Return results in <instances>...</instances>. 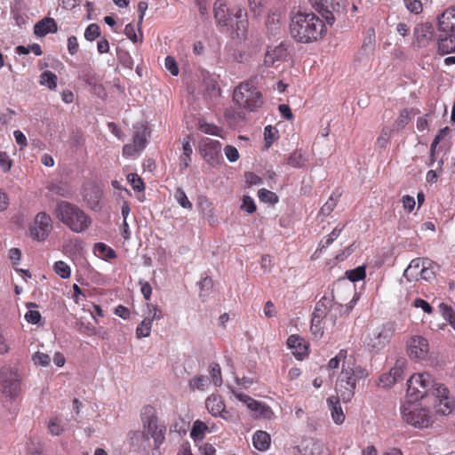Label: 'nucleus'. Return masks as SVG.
I'll use <instances>...</instances> for the list:
<instances>
[{
    "label": "nucleus",
    "instance_id": "1",
    "mask_svg": "<svg viewBox=\"0 0 455 455\" xmlns=\"http://www.w3.org/2000/svg\"><path fill=\"white\" fill-rule=\"evenodd\" d=\"M429 395L436 399L435 403L436 412L443 415L451 413L455 403L444 384L437 382L427 371L411 375L407 380V396L409 399L419 401Z\"/></svg>",
    "mask_w": 455,
    "mask_h": 455
},
{
    "label": "nucleus",
    "instance_id": "2",
    "mask_svg": "<svg viewBox=\"0 0 455 455\" xmlns=\"http://www.w3.org/2000/svg\"><path fill=\"white\" fill-rule=\"evenodd\" d=\"M341 364V371L337 379L336 392L340 395L343 403L351 401L355 395L356 382L368 377V371L355 365L353 356L347 355V350L341 349L331 358L327 365L329 371L337 370Z\"/></svg>",
    "mask_w": 455,
    "mask_h": 455
},
{
    "label": "nucleus",
    "instance_id": "3",
    "mask_svg": "<svg viewBox=\"0 0 455 455\" xmlns=\"http://www.w3.org/2000/svg\"><path fill=\"white\" fill-rule=\"evenodd\" d=\"M290 30L296 41L308 44L321 38L326 31V27L313 12H297L291 19Z\"/></svg>",
    "mask_w": 455,
    "mask_h": 455
},
{
    "label": "nucleus",
    "instance_id": "4",
    "mask_svg": "<svg viewBox=\"0 0 455 455\" xmlns=\"http://www.w3.org/2000/svg\"><path fill=\"white\" fill-rule=\"evenodd\" d=\"M56 218L72 232L80 234L92 225L91 217L79 206L67 201H60L54 211Z\"/></svg>",
    "mask_w": 455,
    "mask_h": 455
},
{
    "label": "nucleus",
    "instance_id": "5",
    "mask_svg": "<svg viewBox=\"0 0 455 455\" xmlns=\"http://www.w3.org/2000/svg\"><path fill=\"white\" fill-rule=\"evenodd\" d=\"M437 30L438 52L443 55L455 52V7L439 16Z\"/></svg>",
    "mask_w": 455,
    "mask_h": 455
},
{
    "label": "nucleus",
    "instance_id": "6",
    "mask_svg": "<svg viewBox=\"0 0 455 455\" xmlns=\"http://www.w3.org/2000/svg\"><path fill=\"white\" fill-rule=\"evenodd\" d=\"M258 76L241 83L234 91L233 99L242 108L255 111L263 104L261 92L256 88Z\"/></svg>",
    "mask_w": 455,
    "mask_h": 455
},
{
    "label": "nucleus",
    "instance_id": "7",
    "mask_svg": "<svg viewBox=\"0 0 455 455\" xmlns=\"http://www.w3.org/2000/svg\"><path fill=\"white\" fill-rule=\"evenodd\" d=\"M141 421L143 427V440L148 441L152 438L155 448H159L165 439L166 428L164 425L158 422V419L153 407H144L141 413Z\"/></svg>",
    "mask_w": 455,
    "mask_h": 455
},
{
    "label": "nucleus",
    "instance_id": "8",
    "mask_svg": "<svg viewBox=\"0 0 455 455\" xmlns=\"http://www.w3.org/2000/svg\"><path fill=\"white\" fill-rule=\"evenodd\" d=\"M21 392V376L10 365L0 368V394L5 402H13Z\"/></svg>",
    "mask_w": 455,
    "mask_h": 455
},
{
    "label": "nucleus",
    "instance_id": "9",
    "mask_svg": "<svg viewBox=\"0 0 455 455\" xmlns=\"http://www.w3.org/2000/svg\"><path fill=\"white\" fill-rule=\"evenodd\" d=\"M395 333V326L387 322L375 327L364 339L363 345L371 353H379L390 342Z\"/></svg>",
    "mask_w": 455,
    "mask_h": 455
},
{
    "label": "nucleus",
    "instance_id": "10",
    "mask_svg": "<svg viewBox=\"0 0 455 455\" xmlns=\"http://www.w3.org/2000/svg\"><path fill=\"white\" fill-rule=\"evenodd\" d=\"M410 399L402 405V416L407 423L415 427H427L432 423L430 411Z\"/></svg>",
    "mask_w": 455,
    "mask_h": 455
},
{
    "label": "nucleus",
    "instance_id": "11",
    "mask_svg": "<svg viewBox=\"0 0 455 455\" xmlns=\"http://www.w3.org/2000/svg\"><path fill=\"white\" fill-rule=\"evenodd\" d=\"M233 395L240 402L244 403L247 408L254 413L255 418L269 419L274 413L271 408L264 403L259 402L252 397L242 393L238 389L228 387Z\"/></svg>",
    "mask_w": 455,
    "mask_h": 455
},
{
    "label": "nucleus",
    "instance_id": "12",
    "mask_svg": "<svg viewBox=\"0 0 455 455\" xmlns=\"http://www.w3.org/2000/svg\"><path fill=\"white\" fill-rule=\"evenodd\" d=\"M52 230V220L49 214L41 212L36 214L30 226V235L33 239L44 241Z\"/></svg>",
    "mask_w": 455,
    "mask_h": 455
},
{
    "label": "nucleus",
    "instance_id": "13",
    "mask_svg": "<svg viewBox=\"0 0 455 455\" xmlns=\"http://www.w3.org/2000/svg\"><path fill=\"white\" fill-rule=\"evenodd\" d=\"M429 352V344L422 336H412L407 341V353L411 359L421 361L427 359Z\"/></svg>",
    "mask_w": 455,
    "mask_h": 455
},
{
    "label": "nucleus",
    "instance_id": "14",
    "mask_svg": "<svg viewBox=\"0 0 455 455\" xmlns=\"http://www.w3.org/2000/svg\"><path fill=\"white\" fill-rule=\"evenodd\" d=\"M201 153L210 165L215 166L221 159V144L219 140L205 138L201 142Z\"/></svg>",
    "mask_w": 455,
    "mask_h": 455
},
{
    "label": "nucleus",
    "instance_id": "15",
    "mask_svg": "<svg viewBox=\"0 0 455 455\" xmlns=\"http://www.w3.org/2000/svg\"><path fill=\"white\" fill-rule=\"evenodd\" d=\"M313 7L318 12L328 25L335 20V12L339 11L341 0H311Z\"/></svg>",
    "mask_w": 455,
    "mask_h": 455
},
{
    "label": "nucleus",
    "instance_id": "16",
    "mask_svg": "<svg viewBox=\"0 0 455 455\" xmlns=\"http://www.w3.org/2000/svg\"><path fill=\"white\" fill-rule=\"evenodd\" d=\"M413 36L415 39L414 44L418 47L427 46L434 38V28L432 24L428 22L417 24L413 29Z\"/></svg>",
    "mask_w": 455,
    "mask_h": 455
},
{
    "label": "nucleus",
    "instance_id": "17",
    "mask_svg": "<svg viewBox=\"0 0 455 455\" xmlns=\"http://www.w3.org/2000/svg\"><path fill=\"white\" fill-rule=\"evenodd\" d=\"M339 304L340 303H338L334 300V296L332 293L325 294L319 299V301L316 302L312 314L316 315L318 318L324 319L331 309H332L334 306H338Z\"/></svg>",
    "mask_w": 455,
    "mask_h": 455
},
{
    "label": "nucleus",
    "instance_id": "18",
    "mask_svg": "<svg viewBox=\"0 0 455 455\" xmlns=\"http://www.w3.org/2000/svg\"><path fill=\"white\" fill-rule=\"evenodd\" d=\"M340 395H331L327 399L328 409L331 412L333 422L337 425H341L345 420V414L340 405Z\"/></svg>",
    "mask_w": 455,
    "mask_h": 455
},
{
    "label": "nucleus",
    "instance_id": "19",
    "mask_svg": "<svg viewBox=\"0 0 455 455\" xmlns=\"http://www.w3.org/2000/svg\"><path fill=\"white\" fill-rule=\"evenodd\" d=\"M233 20L231 23L233 27H228L235 33L237 37H243L245 36L248 20L246 13L242 9H237L235 13L232 14Z\"/></svg>",
    "mask_w": 455,
    "mask_h": 455
},
{
    "label": "nucleus",
    "instance_id": "20",
    "mask_svg": "<svg viewBox=\"0 0 455 455\" xmlns=\"http://www.w3.org/2000/svg\"><path fill=\"white\" fill-rule=\"evenodd\" d=\"M214 17L219 25L224 27H233L231 21L233 20L232 14L228 12L226 8V4L221 0H217L213 7Z\"/></svg>",
    "mask_w": 455,
    "mask_h": 455
},
{
    "label": "nucleus",
    "instance_id": "21",
    "mask_svg": "<svg viewBox=\"0 0 455 455\" xmlns=\"http://www.w3.org/2000/svg\"><path fill=\"white\" fill-rule=\"evenodd\" d=\"M287 345L298 359H302L307 355L308 345L299 335H291L287 339Z\"/></svg>",
    "mask_w": 455,
    "mask_h": 455
},
{
    "label": "nucleus",
    "instance_id": "22",
    "mask_svg": "<svg viewBox=\"0 0 455 455\" xmlns=\"http://www.w3.org/2000/svg\"><path fill=\"white\" fill-rule=\"evenodd\" d=\"M286 51L285 45L282 43L276 46H269L264 57V64L271 67L276 61L282 60L286 56Z\"/></svg>",
    "mask_w": 455,
    "mask_h": 455
},
{
    "label": "nucleus",
    "instance_id": "23",
    "mask_svg": "<svg viewBox=\"0 0 455 455\" xmlns=\"http://www.w3.org/2000/svg\"><path fill=\"white\" fill-rule=\"evenodd\" d=\"M425 259L417 258L412 259L403 272V277L408 282L420 280L421 267H423Z\"/></svg>",
    "mask_w": 455,
    "mask_h": 455
},
{
    "label": "nucleus",
    "instance_id": "24",
    "mask_svg": "<svg viewBox=\"0 0 455 455\" xmlns=\"http://www.w3.org/2000/svg\"><path fill=\"white\" fill-rule=\"evenodd\" d=\"M205 406L213 417H218L226 408L222 397L218 395H211L208 396L205 400Z\"/></svg>",
    "mask_w": 455,
    "mask_h": 455
},
{
    "label": "nucleus",
    "instance_id": "25",
    "mask_svg": "<svg viewBox=\"0 0 455 455\" xmlns=\"http://www.w3.org/2000/svg\"><path fill=\"white\" fill-rule=\"evenodd\" d=\"M57 31V25L52 18H44L36 23L34 26V33L37 36H44L49 33Z\"/></svg>",
    "mask_w": 455,
    "mask_h": 455
},
{
    "label": "nucleus",
    "instance_id": "26",
    "mask_svg": "<svg viewBox=\"0 0 455 455\" xmlns=\"http://www.w3.org/2000/svg\"><path fill=\"white\" fill-rule=\"evenodd\" d=\"M270 435L266 431L258 430L252 436L253 446L260 451H267L270 446Z\"/></svg>",
    "mask_w": 455,
    "mask_h": 455
},
{
    "label": "nucleus",
    "instance_id": "27",
    "mask_svg": "<svg viewBox=\"0 0 455 455\" xmlns=\"http://www.w3.org/2000/svg\"><path fill=\"white\" fill-rule=\"evenodd\" d=\"M148 135V128L143 124H137L134 125L133 143L139 148L144 149L147 145V136Z\"/></svg>",
    "mask_w": 455,
    "mask_h": 455
},
{
    "label": "nucleus",
    "instance_id": "28",
    "mask_svg": "<svg viewBox=\"0 0 455 455\" xmlns=\"http://www.w3.org/2000/svg\"><path fill=\"white\" fill-rule=\"evenodd\" d=\"M212 432V430H209V426L205 422L196 419L193 423L190 436L195 441H201L204 438L206 433Z\"/></svg>",
    "mask_w": 455,
    "mask_h": 455
},
{
    "label": "nucleus",
    "instance_id": "29",
    "mask_svg": "<svg viewBox=\"0 0 455 455\" xmlns=\"http://www.w3.org/2000/svg\"><path fill=\"white\" fill-rule=\"evenodd\" d=\"M443 138V131H441L433 140L430 146V156H429V164L428 165L432 166L437 161L438 168L442 170L443 161L442 159L437 160V156L439 154V150L437 148L438 144L440 143Z\"/></svg>",
    "mask_w": 455,
    "mask_h": 455
},
{
    "label": "nucleus",
    "instance_id": "30",
    "mask_svg": "<svg viewBox=\"0 0 455 455\" xmlns=\"http://www.w3.org/2000/svg\"><path fill=\"white\" fill-rule=\"evenodd\" d=\"M210 386V379L207 376L198 375L189 380V387L192 390L198 389L205 391Z\"/></svg>",
    "mask_w": 455,
    "mask_h": 455
},
{
    "label": "nucleus",
    "instance_id": "31",
    "mask_svg": "<svg viewBox=\"0 0 455 455\" xmlns=\"http://www.w3.org/2000/svg\"><path fill=\"white\" fill-rule=\"evenodd\" d=\"M10 331L7 328L0 326V355L8 354L11 351L9 342Z\"/></svg>",
    "mask_w": 455,
    "mask_h": 455
},
{
    "label": "nucleus",
    "instance_id": "32",
    "mask_svg": "<svg viewBox=\"0 0 455 455\" xmlns=\"http://www.w3.org/2000/svg\"><path fill=\"white\" fill-rule=\"evenodd\" d=\"M281 24V13L280 12H272L269 13L266 21V25L267 29L271 34H276L277 30L280 28Z\"/></svg>",
    "mask_w": 455,
    "mask_h": 455
},
{
    "label": "nucleus",
    "instance_id": "33",
    "mask_svg": "<svg viewBox=\"0 0 455 455\" xmlns=\"http://www.w3.org/2000/svg\"><path fill=\"white\" fill-rule=\"evenodd\" d=\"M340 194L332 193L327 202L322 206L320 213L323 216H329L337 205Z\"/></svg>",
    "mask_w": 455,
    "mask_h": 455
},
{
    "label": "nucleus",
    "instance_id": "34",
    "mask_svg": "<svg viewBox=\"0 0 455 455\" xmlns=\"http://www.w3.org/2000/svg\"><path fill=\"white\" fill-rule=\"evenodd\" d=\"M323 320L312 314L310 331L315 338H322L324 333Z\"/></svg>",
    "mask_w": 455,
    "mask_h": 455
},
{
    "label": "nucleus",
    "instance_id": "35",
    "mask_svg": "<svg viewBox=\"0 0 455 455\" xmlns=\"http://www.w3.org/2000/svg\"><path fill=\"white\" fill-rule=\"evenodd\" d=\"M153 322L150 318L145 317L142 322L136 328V336L138 339L147 338L151 333Z\"/></svg>",
    "mask_w": 455,
    "mask_h": 455
},
{
    "label": "nucleus",
    "instance_id": "36",
    "mask_svg": "<svg viewBox=\"0 0 455 455\" xmlns=\"http://www.w3.org/2000/svg\"><path fill=\"white\" fill-rule=\"evenodd\" d=\"M192 147L190 145L189 138L183 142V153L180 156V168L186 169L191 161Z\"/></svg>",
    "mask_w": 455,
    "mask_h": 455
},
{
    "label": "nucleus",
    "instance_id": "37",
    "mask_svg": "<svg viewBox=\"0 0 455 455\" xmlns=\"http://www.w3.org/2000/svg\"><path fill=\"white\" fill-rule=\"evenodd\" d=\"M57 76L52 71H44L40 76V84L53 90L57 87Z\"/></svg>",
    "mask_w": 455,
    "mask_h": 455
},
{
    "label": "nucleus",
    "instance_id": "38",
    "mask_svg": "<svg viewBox=\"0 0 455 455\" xmlns=\"http://www.w3.org/2000/svg\"><path fill=\"white\" fill-rule=\"evenodd\" d=\"M27 307L28 311L25 314V319L28 323L36 324L40 322L41 315L39 311L36 310L37 306L35 303H28Z\"/></svg>",
    "mask_w": 455,
    "mask_h": 455
},
{
    "label": "nucleus",
    "instance_id": "39",
    "mask_svg": "<svg viewBox=\"0 0 455 455\" xmlns=\"http://www.w3.org/2000/svg\"><path fill=\"white\" fill-rule=\"evenodd\" d=\"M405 368L406 360L401 358L396 360L395 366L389 371L396 382L403 379Z\"/></svg>",
    "mask_w": 455,
    "mask_h": 455
},
{
    "label": "nucleus",
    "instance_id": "40",
    "mask_svg": "<svg viewBox=\"0 0 455 455\" xmlns=\"http://www.w3.org/2000/svg\"><path fill=\"white\" fill-rule=\"evenodd\" d=\"M345 275L353 283L363 280L366 276L365 267L359 266L354 269L347 270Z\"/></svg>",
    "mask_w": 455,
    "mask_h": 455
},
{
    "label": "nucleus",
    "instance_id": "41",
    "mask_svg": "<svg viewBox=\"0 0 455 455\" xmlns=\"http://www.w3.org/2000/svg\"><path fill=\"white\" fill-rule=\"evenodd\" d=\"M342 311L343 306L341 304L334 306V307H332L329 314L324 317V324H330L331 327H334L336 325L337 319L341 315Z\"/></svg>",
    "mask_w": 455,
    "mask_h": 455
},
{
    "label": "nucleus",
    "instance_id": "42",
    "mask_svg": "<svg viewBox=\"0 0 455 455\" xmlns=\"http://www.w3.org/2000/svg\"><path fill=\"white\" fill-rule=\"evenodd\" d=\"M209 371L212 378V381L215 387H220L222 385L221 369L219 363H212L209 365Z\"/></svg>",
    "mask_w": 455,
    "mask_h": 455
},
{
    "label": "nucleus",
    "instance_id": "43",
    "mask_svg": "<svg viewBox=\"0 0 455 455\" xmlns=\"http://www.w3.org/2000/svg\"><path fill=\"white\" fill-rule=\"evenodd\" d=\"M198 130L205 134L220 136L221 129L215 124H209L204 120H199Z\"/></svg>",
    "mask_w": 455,
    "mask_h": 455
},
{
    "label": "nucleus",
    "instance_id": "44",
    "mask_svg": "<svg viewBox=\"0 0 455 455\" xmlns=\"http://www.w3.org/2000/svg\"><path fill=\"white\" fill-rule=\"evenodd\" d=\"M433 264L430 259H425L423 267L420 268V280L429 281L435 277Z\"/></svg>",
    "mask_w": 455,
    "mask_h": 455
},
{
    "label": "nucleus",
    "instance_id": "45",
    "mask_svg": "<svg viewBox=\"0 0 455 455\" xmlns=\"http://www.w3.org/2000/svg\"><path fill=\"white\" fill-rule=\"evenodd\" d=\"M139 35L136 33V29L134 25L127 24L124 28L125 36L133 43H138L142 41V32L140 27L138 26Z\"/></svg>",
    "mask_w": 455,
    "mask_h": 455
},
{
    "label": "nucleus",
    "instance_id": "46",
    "mask_svg": "<svg viewBox=\"0 0 455 455\" xmlns=\"http://www.w3.org/2000/svg\"><path fill=\"white\" fill-rule=\"evenodd\" d=\"M392 135V130L389 127L382 128L379 136L377 139L376 145L379 148H386L387 143L390 140Z\"/></svg>",
    "mask_w": 455,
    "mask_h": 455
},
{
    "label": "nucleus",
    "instance_id": "47",
    "mask_svg": "<svg viewBox=\"0 0 455 455\" xmlns=\"http://www.w3.org/2000/svg\"><path fill=\"white\" fill-rule=\"evenodd\" d=\"M174 198L176 202L184 209H192V204L188 200L185 191L178 188L174 193Z\"/></svg>",
    "mask_w": 455,
    "mask_h": 455
},
{
    "label": "nucleus",
    "instance_id": "48",
    "mask_svg": "<svg viewBox=\"0 0 455 455\" xmlns=\"http://www.w3.org/2000/svg\"><path fill=\"white\" fill-rule=\"evenodd\" d=\"M53 268L55 273L63 279H67L70 276V267L67 263H65L62 260L56 261Z\"/></svg>",
    "mask_w": 455,
    "mask_h": 455
},
{
    "label": "nucleus",
    "instance_id": "49",
    "mask_svg": "<svg viewBox=\"0 0 455 455\" xmlns=\"http://www.w3.org/2000/svg\"><path fill=\"white\" fill-rule=\"evenodd\" d=\"M440 311L443 317L449 322L451 327L455 330V312L453 309L444 303H441L439 306Z\"/></svg>",
    "mask_w": 455,
    "mask_h": 455
},
{
    "label": "nucleus",
    "instance_id": "50",
    "mask_svg": "<svg viewBox=\"0 0 455 455\" xmlns=\"http://www.w3.org/2000/svg\"><path fill=\"white\" fill-rule=\"evenodd\" d=\"M258 196L261 202L276 204L278 202V196L272 191L265 188H261L258 191Z\"/></svg>",
    "mask_w": 455,
    "mask_h": 455
},
{
    "label": "nucleus",
    "instance_id": "51",
    "mask_svg": "<svg viewBox=\"0 0 455 455\" xmlns=\"http://www.w3.org/2000/svg\"><path fill=\"white\" fill-rule=\"evenodd\" d=\"M100 35V28L98 24H90L84 31V38L87 41H93Z\"/></svg>",
    "mask_w": 455,
    "mask_h": 455
},
{
    "label": "nucleus",
    "instance_id": "52",
    "mask_svg": "<svg viewBox=\"0 0 455 455\" xmlns=\"http://www.w3.org/2000/svg\"><path fill=\"white\" fill-rule=\"evenodd\" d=\"M148 313L145 317L150 318V321L160 320L163 318V314L161 308H159L156 305L147 303Z\"/></svg>",
    "mask_w": 455,
    "mask_h": 455
},
{
    "label": "nucleus",
    "instance_id": "53",
    "mask_svg": "<svg viewBox=\"0 0 455 455\" xmlns=\"http://www.w3.org/2000/svg\"><path fill=\"white\" fill-rule=\"evenodd\" d=\"M128 181L131 183L135 191L140 192L144 190L145 186L141 178L137 173H130L127 176Z\"/></svg>",
    "mask_w": 455,
    "mask_h": 455
},
{
    "label": "nucleus",
    "instance_id": "54",
    "mask_svg": "<svg viewBox=\"0 0 455 455\" xmlns=\"http://www.w3.org/2000/svg\"><path fill=\"white\" fill-rule=\"evenodd\" d=\"M287 164L294 168L301 167L304 164V159H303L302 154L298 151L292 153L289 156V158L287 160Z\"/></svg>",
    "mask_w": 455,
    "mask_h": 455
},
{
    "label": "nucleus",
    "instance_id": "55",
    "mask_svg": "<svg viewBox=\"0 0 455 455\" xmlns=\"http://www.w3.org/2000/svg\"><path fill=\"white\" fill-rule=\"evenodd\" d=\"M33 362L36 365L38 366H47L49 365L51 362V358L47 354L42 353V352H36L33 355Z\"/></svg>",
    "mask_w": 455,
    "mask_h": 455
},
{
    "label": "nucleus",
    "instance_id": "56",
    "mask_svg": "<svg viewBox=\"0 0 455 455\" xmlns=\"http://www.w3.org/2000/svg\"><path fill=\"white\" fill-rule=\"evenodd\" d=\"M241 209L249 214L254 212L256 211L254 200L249 196H243Z\"/></svg>",
    "mask_w": 455,
    "mask_h": 455
},
{
    "label": "nucleus",
    "instance_id": "57",
    "mask_svg": "<svg viewBox=\"0 0 455 455\" xmlns=\"http://www.w3.org/2000/svg\"><path fill=\"white\" fill-rule=\"evenodd\" d=\"M404 4L407 10L412 13L419 14L423 10L422 4L419 0H404Z\"/></svg>",
    "mask_w": 455,
    "mask_h": 455
},
{
    "label": "nucleus",
    "instance_id": "58",
    "mask_svg": "<svg viewBox=\"0 0 455 455\" xmlns=\"http://www.w3.org/2000/svg\"><path fill=\"white\" fill-rule=\"evenodd\" d=\"M249 6L255 15H259L267 4V0H248Z\"/></svg>",
    "mask_w": 455,
    "mask_h": 455
},
{
    "label": "nucleus",
    "instance_id": "59",
    "mask_svg": "<svg viewBox=\"0 0 455 455\" xmlns=\"http://www.w3.org/2000/svg\"><path fill=\"white\" fill-rule=\"evenodd\" d=\"M375 43V30L372 28H370L363 41V49L366 50L373 46Z\"/></svg>",
    "mask_w": 455,
    "mask_h": 455
},
{
    "label": "nucleus",
    "instance_id": "60",
    "mask_svg": "<svg viewBox=\"0 0 455 455\" xmlns=\"http://www.w3.org/2000/svg\"><path fill=\"white\" fill-rule=\"evenodd\" d=\"M165 68L172 75V76H178L179 74V68L177 65V62L175 59L172 56H167L165 58L164 61Z\"/></svg>",
    "mask_w": 455,
    "mask_h": 455
},
{
    "label": "nucleus",
    "instance_id": "61",
    "mask_svg": "<svg viewBox=\"0 0 455 455\" xmlns=\"http://www.w3.org/2000/svg\"><path fill=\"white\" fill-rule=\"evenodd\" d=\"M142 150V148H139V147L134 143L126 144L123 148V156L124 157H132Z\"/></svg>",
    "mask_w": 455,
    "mask_h": 455
},
{
    "label": "nucleus",
    "instance_id": "62",
    "mask_svg": "<svg viewBox=\"0 0 455 455\" xmlns=\"http://www.w3.org/2000/svg\"><path fill=\"white\" fill-rule=\"evenodd\" d=\"M276 133V130L273 128L271 125H267L264 129V136L266 147L269 148L275 140V136Z\"/></svg>",
    "mask_w": 455,
    "mask_h": 455
},
{
    "label": "nucleus",
    "instance_id": "63",
    "mask_svg": "<svg viewBox=\"0 0 455 455\" xmlns=\"http://www.w3.org/2000/svg\"><path fill=\"white\" fill-rule=\"evenodd\" d=\"M95 249L101 253L105 254V257L108 259H115L116 254L115 251L109 247H108L105 243H99L95 245Z\"/></svg>",
    "mask_w": 455,
    "mask_h": 455
},
{
    "label": "nucleus",
    "instance_id": "64",
    "mask_svg": "<svg viewBox=\"0 0 455 455\" xmlns=\"http://www.w3.org/2000/svg\"><path fill=\"white\" fill-rule=\"evenodd\" d=\"M224 153L229 162L234 163L238 160L239 153L236 148L228 145L224 148Z\"/></svg>",
    "mask_w": 455,
    "mask_h": 455
}]
</instances>
